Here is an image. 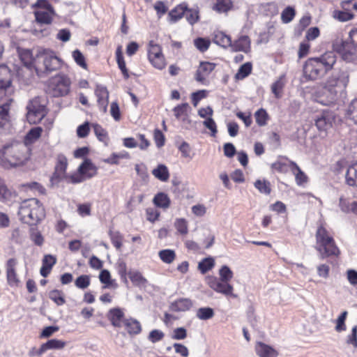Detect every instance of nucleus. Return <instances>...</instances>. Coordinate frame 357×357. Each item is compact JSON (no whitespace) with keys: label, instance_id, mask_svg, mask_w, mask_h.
<instances>
[{"label":"nucleus","instance_id":"50","mask_svg":"<svg viewBox=\"0 0 357 357\" xmlns=\"http://www.w3.org/2000/svg\"><path fill=\"white\" fill-rule=\"evenodd\" d=\"M290 162L287 160H277L271 165V168L279 173H287L290 169Z\"/></svg>","mask_w":357,"mask_h":357},{"label":"nucleus","instance_id":"30","mask_svg":"<svg viewBox=\"0 0 357 357\" xmlns=\"http://www.w3.org/2000/svg\"><path fill=\"white\" fill-rule=\"evenodd\" d=\"M213 41L224 48L231 47L232 43L231 37L221 31L214 32Z\"/></svg>","mask_w":357,"mask_h":357},{"label":"nucleus","instance_id":"31","mask_svg":"<svg viewBox=\"0 0 357 357\" xmlns=\"http://www.w3.org/2000/svg\"><path fill=\"white\" fill-rule=\"evenodd\" d=\"M116 60L118 65L119 68L121 71V73L124 77V79H127L130 77L129 72L128 68H126V61L124 60V57L122 52V47L119 45L116 50Z\"/></svg>","mask_w":357,"mask_h":357},{"label":"nucleus","instance_id":"41","mask_svg":"<svg viewBox=\"0 0 357 357\" xmlns=\"http://www.w3.org/2000/svg\"><path fill=\"white\" fill-rule=\"evenodd\" d=\"M26 109L40 111V112L47 114L46 107L42 103L39 97H36L31 100L26 106Z\"/></svg>","mask_w":357,"mask_h":357},{"label":"nucleus","instance_id":"20","mask_svg":"<svg viewBox=\"0 0 357 357\" xmlns=\"http://www.w3.org/2000/svg\"><path fill=\"white\" fill-rule=\"evenodd\" d=\"M211 9L218 14H227L234 8L231 0H212Z\"/></svg>","mask_w":357,"mask_h":357},{"label":"nucleus","instance_id":"53","mask_svg":"<svg viewBox=\"0 0 357 357\" xmlns=\"http://www.w3.org/2000/svg\"><path fill=\"white\" fill-rule=\"evenodd\" d=\"M160 259L166 264L172 263L176 259V253L174 250L165 249L160 250L158 253Z\"/></svg>","mask_w":357,"mask_h":357},{"label":"nucleus","instance_id":"38","mask_svg":"<svg viewBox=\"0 0 357 357\" xmlns=\"http://www.w3.org/2000/svg\"><path fill=\"white\" fill-rule=\"evenodd\" d=\"M252 70V65L250 62L245 63L241 65L238 70V72L234 75L236 80H242L251 74Z\"/></svg>","mask_w":357,"mask_h":357},{"label":"nucleus","instance_id":"63","mask_svg":"<svg viewBox=\"0 0 357 357\" xmlns=\"http://www.w3.org/2000/svg\"><path fill=\"white\" fill-rule=\"evenodd\" d=\"M65 179L68 183L73 184L79 183L86 180L84 176L80 173V172H79L78 168L76 172H74L70 175H67Z\"/></svg>","mask_w":357,"mask_h":357},{"label":"nucleus","instance_id":"48","mask_svg":"<svg viewBox=\"0 0 357 357\" xmlns=\"http://www.w3.org/2000/svg\"><path fill=\"white\" fill-rule=\"evenodd\" d=\"M215 266V261L212 257L203 259L198 264V269L202 273L205 274L211 270Z\"/></svg>","mask_w":357,"mask_h":357},{"label":"nucleus","instance_id":"44","mask_svg":"<svg viewBox=\"0 0 357 357\" xmlns=\"http://www.w3.org/2000/svg\"><path fill=\"white\" fill-rule=\"evenodd\" d=\"M340 207L341 210L344 213L352 212L357 215V201L349 203L347 199L340 198Z\"/></svg>","mask_w":357,"mask_h":357},{"label":"nucleus","instance_id":"5","mask_svg":"<svg viewBox=\"0 0 357 357\" xmlns=\"http://www.w3.org/2000/svg\"><path fill=\"white\" fill-rule=\"evenodd\" d=\"M316 246L317 251L319 253L321 259L328 257H338L340 250L336 244L333 236L326 228L324 224H320L316 231Z\"/></svg>","mask_w":357,"mask_h":357},{"label":"nucleus","instance_id":"28","mask_svg":"<svg viewBox=\"0 0 357 357\" xmlns=\"http://www.w3.org/2000/svg\"><path fill=\"white\" fill-rule=\"evenodd\" d=\"M123 326L128 333L130 335H136L142 332V325L135 319L129 318L124 319Z\"/></svg>","mask_w":357,"mask_h":357},{"label":"nucleus","instance_id":"4","mask_svg":"<svg viewBox=\"0 0 357 357\" xmlns=\"http://www.w3.org/2000/svg\"><path fill=\"white\" fill-rule=\"evenodd\" d=\"M17 215L22 222L36 225L45 217V209L39 199L29 198L20 202Z\"/></svg>","mask_w":357,"mask_h":357},{"label":"nucleus","instance_id":"42","mask_svg":"<svg viewBox=\"0 0 357 357\" xmlns=\"http://www.w3.org/2000/svg\"><path fill=\"white\" fill-rule=\"evenodd\" d=\"M46 115L47 114L40 111L27 109L26 119L30 124H36L40 123Z\"/></svg>","mask_w":357,"mask_h":357},{"label":"nucleus","instance_id":"56","mask_svg":"<svg viewBox=\"0 0 357 357\" xmlns=\"http://www.w3.org/2000/svg\"><path fill=\"white\" fill-rule=\"evenodd\" d=\"M174 227L177 231L181 235H186L188 233V221L185 218L176 219Z\"/></svg>","mask_w":357,"mask_h":357},{"label":"nucleus","instance_id":"13","mask_svg":"<svg viewBox=\"0 0 357 357\" xmlns=\"http://www.w3.org/2000/svg\"><path fill=\"white\" fill-rule=\"evenodd\" d=\"M206 282L210 288L215 291L222 294L227 296H231L236 297V295L233 294V286L230 284L229 282H225L215 276H208Z\"/></svg>","mask_w":357,"mask_h":357},{"label":"nucleus","instance_id":"7","mask_svg":"<svg viewBox=\"0 0 357 357\" xmlns=\"http://www.w3.org/2000/svg\"><path fill=\"white\" fill-rule=\"evenodd\" d=\"M147 59L152 66L162 70L167 66V61L162 46L153 40L149 41L146 47Z\"/></svg>","mask_w":357,"mask_h":357},{"label":"nucleus","instance_id":"52","mask_svg":"<svg viewBox=\"0 0 357 357\" xmlns=\"http://www.w3.org/2000/svg\"><path fill=\"white\" fill-rule=\"evenodd\" d=\"M128 276L132 284L135 286H144L147 282L146 279L138 271L130 272Z\"/></svg>","mask_w":357,"mask_h":357},{"label":"nucleus","instance_id":"19","mask_svg":"<svg viewBox=\"0 0 357 357\" xmlns=\"http://www.w3.org/2000/svg\"><path fill=\"white\" fill-rule=\"evenodd\" d=\"M78 169L86 180L95 176L98 173L97 167L89 158H85Z\"/></svg>","mask_w":357,"mask_h":357},{"label":"nucleus","instance_id":"22","mask_svg":"<svg viewBox=\"0 0 357 357\" xmlns=\"http://www.w3.org/2000/svg\"><path fill=\"white\" fill-rule=\"evenodd\" d=\"M12 101L11 97H3V99L0 100V128H2L8 121V112Z\"/></svg>","mask_w":357,"mask_h":357},{"label":"nucleus","instance_id":"10","mask_svg":"<svg viewBox=\"0 0 357 357\" xmlns=\"http://www.w3.org/2000/svg\"><path fill=\"white\" fill-rule=\"evenodd\" d=\"M38 57L43 59L44 70L46 73L58 70L61 68L63 64V61L52 50H43L39 52Z\"/></svg>","mask_w":357,"mask_h":357},{"label":"nucleus","instance_id":"32","mask_svg":"<svg viewBox=\"0 0 357 357\" xmlns=\"http://www.w3.org/2000/svg\"><path fill=\"white\" fill-rule=\"evenodd\" d=\"M290 170L294 174L297 185H302L307 182V176L294 162H290Z\"/></svg>","mask_w":357,"mask_h":357},{"label":"nucleus","instance_id":"47","mask_svg":"<svg viewBox=\"0 0 357 357\" xmlns=\"http://www.w3.org/2000/svg\"><path fill=\"white\" fill-rule=\"evenodd\" d=\"M95 135L98 137V139L103 142L105 145H107L109 138L108 136V133L105 129H104L99 124H94L93 126Z\"/></svg>","mask_w":357,"mask_h":357},{"label":"nucleus","instance_id":"18","mask_svg":"<svg viewBox=\"0 0 357 357\" xmlns=\"http://www.w3.org/2000/svg\"><path fill=\"white\" fill-rule=\"evenodd\" d=\"M255 349L259 357H278L279 355L276 349L262 342H257Z\"/></svg>","mask_w":357,"mask_h":357},{"label":"nucleus","instance_id":"24","mask_svg":"<svg viewBox=\"0 0 357 357\" xmlns=\"http://www.w3.org/2000/svg\"><path fill=\"white\" fill-rule=\"evenodd\" d=\"M193 302L191 299L181 298L176 299L170 305V309L174 312H185L191 309Z\"/></svg>","mask_w":357,"mask_h":357},{"label":"nucleus","instance_id":"26","mask_svg":"<svg viewBox=\"0 0 357 357\" xmlns=\"http://www.w3.org/2000/svg\"><path fill=\"white\" fill-rule=\"evenodd\" d=\"M56 263V259L54 256L51 255H45L43 259L42 266L40 270V275L44 278L47 277Z\"/></svg>","mask_w":357,"mask_h":357},{"label":"nucleus","instance_id":"3","mask_svg":"<svg viewBox=\"0 0 357 357\" xmlns=\"http://www.w3.org/2000/svg\"><path fill=\"white\" fill-rule=\"evenodd\" d=\"M349 82V75L347 71L340 70L333 73L324 83L319 97L320 98L326 97L325 104L333 102L336 100L338 94L346 89ZM321 101L324 102V100L322 99Z\"/></svg>","mask_w":357,"mask_h":357},{"label":"nucleus","instance_id":"61","mask_svg":"<svg viewBox=\"0 0 357 357\" xmlns=\"http://www.w3.org/2000/svg\"><path fill=\"white\" fill-rule=\"evenodd\" d=\"M91 284V279L88 275H82L77 278L75 281V286L82 289L87 288Z\"/></svg>","mask_w":357,"mask_h":357},{"label":"nucleus","instance_id":"59","mask_svg":"<svg viewBox=\"0 0 357 357\" xmlns=\"http://www.w3.org/2000/svg\"><path fill=\"white\" fill-rule=\"evenodd\" d=\"M197 317L201 320H207L214 316V311L211 307H200L197 311Z\"/></svg>","mask_w":357,"mask_h":357},{"label":"nucleus","instance_id":"57","mask_svg":"<svg viewBox=\"0 0 357 357\" xmlns=\"http://www.w3.org/2000/svg\"><path fill=\"white\" fill-rule=\"evenodd\" d=\"M295 15V9L291 6H288L282 10L281 13V20L283 23L287 24L293 20Z\"/></svg>","mask_w":357,"mask_h":357},{"label":"nucleus","instance_id":"40","mask_svg":"<svg viewBox=\"0 0 357 357\" xmlns=\"http://www.w3.org/2000/svg\"><path fill=\"white\" fill-rule=\"evenodd\" d=\"M109 236L112 245L116 250H121L123 245V236L119 231H114L112 229L109 230Z\"/></svg>","mask_w":357,"mask_h":357},{"label":"nucleus","instance_id":"2","mask_svg":"<svg viewBox=\"0 0 357 357\" xmlns=\"http://www.w3.org/2000/svg\"><path fill=\"white\" fill-rule=\"evenodd\" d=\"M31 154V149L26 144L4 146L0 149V165L7 169L23 166L30 160Z\"/></svg>","mask_w":357,"mask_h":357},{"label":"nucleus","instance_id":"27","mask_svg":"<svg viewBox=\"0 0 357 357\" xmlns=\"http://www.w3.org/2000/svg\"><path fill=\"white\" fill-rule=\"evenodd\" d=\"M17 195V192L9 189L4 181L0 178V202L3 203L11 202Z\"/></svg>","mask_w":357,"mask_h":357},{"label":"nucleus","instance_id":"11","mask_svg":"<svg viewBox=\"0 0 357 357\" xmlns=\"http://www.w3.org/2000/svg\"><path fill=\"white\" fill-rule=\"evenodd\" d=\"M12 73L10 69L4 66L0 65V100L3 97H11L13 90L11 89Z\"/></svg>","mask_w":357,"mask_h":357},{"label":"nucleus","instance_id":"62","mask_svg":"<svg viewBox=\"0 0 357 357\" xmlns=\"http://www.w3.org/2000/svg\"><path fill=\"white\" fill-rule=\"evenodd\" d=\"M73 57L78 66L82 67L83 69H87L88 66L86 62L85 57L79 50H75L73 52Z\"/></svg>","mask_w":357,"mask_h":357},{"label":"nucleus","instance_id":"23","mask_svg":"<svg viewBox=\"0 0 357 357\" xmlns=\"http://www.w3.org/2000/svg\"><path fill=\"white\" fill-rule=\"evenodd\" d=\"M250 39L248 36H241L231 43V48L234 52H248L250 49Z\"/></svg>","mask_w":357,"mask_h":357},{"label":"nucleus","instance_id":"37","mask_svg":"<svg viewBox=\"0 0 357 357\" xmlns=\"http://www.w3.org/2000/svg\"><path fill=\"white\" fill-rule=\"evenodd\" d=\"M19 56L21 61L27 68L31 69L33 66L34 58L31 50H21L19 52Z\"/></svg>","mask_w":357,"mask_h":357},{"label":"nucleus","instance_id":"60","mask_svg":"<svg viewBox=\"0 0 357 357\" xmlns=\"http://www.w3.org/2000/svg\"><path fill=\"white\" fill-rule=\"evenodd\" d=\"M194 45L201 52H204L209 48L211 41L208 38H197L194 40Z\"/></svg>","mask_w":357,"mask_h":357},{"label":"nucleus","instance_id":"6","mask_svg":"<svg viewBox=\"0 0 357 357\" xmlns=\"http://www.w3.org/2000/svg\"><path fill=\"white\" fill-rule=\"evenodd\" d=\"M71 81L64 73H58L47 81V91L54 97L66 96L70 89Z\"/></svg>","mask_w":357,"mask_h":357},{"label":"nucleus","instance_id":"36","mask_svg":"<svg viewBox=\"0 0 357 357\" xmlns=\"http://www.w3.org/2000/svg\"><path fill=\"white\" fill-rule=\"evenodd\" d=\"M153 202L157 207L165 209L169 207L171 200L166 193L158 192L155 195Z\"/></svg>","mask_w":357,"mask_h":357},{"label":"nucleus","instance_id":"35","mask_svg":"<svg viewBox=\"0 0 357 357\" xmlns=\"http://www.w3.org/2000/svg\"><path fill=\"white\" fill-rule=\"evenodd\" d=\"M152 174L158 180L166 182L169 178L168 168L165 165L160 164L152 170Z\"/></svg>","mask_w":357,"mask_h":357},{"label":"nucleus","instance_id":"45","mask_svg":"<svg viewBox=\"0 0 357 357\" xmlns=\"http://www.w3.org/2000/svg\"><path fill=\"white\" fill-rule=\"evenodd\" d=\"M43 345L46 352L50 349H62L66 347V342L58 339H51L43 343Z\"/></svg>","mask_w":357,"mask_h":357},{"label":"nucleus","instance_id":"12","mask_svg":"<svg viewBox=\"0 0 357 357\" xmlns=\"http://www.w3.org/2000/svg\"><path fill=\"white\" fill-rule=\"evenodd\" d=\"M68 162L67 158L63 154H59L56 157V162L54 172L50 177L52 184L58 183L67 176L66 170Z\"/></svg>","mask_w":357,"mask_h":357},{"label":"nucleus","instance_id":"64","mask_svg":"<svg viewBox=\"0 0 357 357\" xmlns=\"http://www.w3.org/2000/svg\"><path fill=\"white\" fill-rule=\"evenodd\" d=\"M346 342L351 344L355 349H357V326L352 328L351 334L347 337Z\"/></svg>","mask_w":357,"mask_h":357},{"label":"nucleus","instance_id":"54","mask_svg":"<svg viewBox=\"0 0 357 357\" xmlns=\"http://www.w3.org/2000/svg\"><path fill=\"white\" fill-rule=\"evenodd\" d=\"M49 298L57 305H62L66 303L63 292L61 290L54 289L50 291Z\"/></svg>","mask_w":357,"mask_h":357},{"label":"nucleus","instance_id":"58","mask_svg":"<svg viewBox=\"0 0 357 357\" xmlns=\"http://www.w3.org/2000/svg\"><path fill=\"white\" fill-rule=\"evenodd\" d=\"M99 279L101 283L105 284V287H116V284H114V281L111 278L110 273L106 269L100 271Z\"/></svg>","mask_w":357,"mask_h":357},{"label":"nucleus","instance_id":"15","mask_svg":"<svg viewBox=\"0 0 357 357\" xmlns=\"http://www.w3.org/2000/svg\"><path fill=\"white\" fill-rule=\"evenodd\" d=\"M334 121L333 113L328 110H324L316 119L315 126L319 131H327L332 128Z\"/></svg>","mask_w":357,"mask_h":357},{"label":"nucleus","instance_id":"43","mask_svg":"<svg viewBox=\"0 0 357 357\" xmlns=\"http://www.w3.org/2000/svg\"><path fill=\"white\" fill-rule=\"evenodd\" d=\"M130 155L128 152L123 151L119 153H113L110 156L104 160V162L109 165H119V159H129Z\"/></svg>","mask_w":357,"mask_h":357},{"label":"nucleus","instance_id":"33","mask_svg":"<svg viewBox=\"0 0 357 357\" xmlns=\"http://www.w3.org/2000/svg\"><path fill=\"white\" fill-rule=\"evenodd\" d=\"M346 183L357 189V163L349 167L345 175Z\"/></svg>","mask_w":357,"mask_h":357},{"label":"nucleus","instance_id":"55","mask_svg":"<svg viewBox=\"0 0 357 357\" xmlns=\"http://www.w3.org/2000/svg\"><path fill=\"white\" fill-rule=\"evenodd\" d=\"M284 86V82L282 77H280L271 85V91L276 98H280L282 96V90Z\"/></svg>","mask_w":357,"mask_h":357},{"label":"nucleus","instance_id":"34","mask_svg":"<svg viewBox=\"0 0 357 357\" xmlns=\"http://www.w3.org/2000/svg\"><path fill=\"white\" fill-rule=\"evenodd\" d=\"M42 132L43 128L41 127L32 128L26 135L23 144L29 146L33 144L40 137Z\"/></svg>","mask_w":357,"mask_h":357},{"label":"nucleus","instance_id":"39","mask_svg":"<svg viewBox=\"0 0 357 357\" xmlns=\"http://www.w3.org/2000/svg\"><path fill=\"white\" fill-rule=\"evenodd\" d=\"M185 19L190 25H194L200 20L199 9L198 7L190 8L185 13Z\"/></svg>","mask_w":357,"mask_h":357},{"label":"nucleus","instance_id":"9","mask_svg":"<svg viewBox=\"0 0 357 357\" xmlns=\"http://www.w3.org/2000/svg\"><path fill=\"white\" fill-rule=\"evenodd\" d=\"M332 47L333 51L341 54L342 59L350 61L353 60L357 52V47L351 42L344 40L342 38H337L333 41Z\"/></svg>","mask_w":357,"mask_h":357},{"label":"nucleus","instance_id":"16","mask_svg":"<svg viewBox=\"0 0 357 357\" xmlns=\"http://www.w3.org/2000/svg\"><path fill=\"white\" fill-rule=\"evenodd\" d=\"M217 64L209 61H201L195 73V79L204 84L206 78L215 70Z\"/></svg>","mask_w":357,"mask_h":357},{"label":"nucleus","instance_id":"46","mask_svg":"<svg viewBox=\"0 0 357 357\" xmlns=\"http://www.w3.org/2000/svg\"><path fill=\"white\" fill-rule=\"evenodd\" d=\"M346 117L357 124V99L353 100L346 111Z\"/></svg>","mask_w":357,"mask_h":357},{"label":"nucleus","instance_id":"17","mask_svg":"<svg viewBox=\"0 0 357 357\" xmlns=\"http://www.w3.org/2000/svg\"><path fill=\"white\" fill-rule=\"evenodd\" d=\"M95 94L97 97V102L100 109L106 113L109 102V91L105 86H97L95 90Z\"/></svg>","mask_w":357,"mask_h":357},{"label":"nucleus","instance_id":"8","mask_svg":"<svg viewBox=\"0 0 357 357\" xmlns=\"http://www.w3.org/2000/svg\"><path fill=\"white\" fill-rule=\"evenodd\" d=\"M342 10H335L333 17L340 22H348L357 15V0H343L340 3Z\"/></svg>","mask_w":357,"mask_h":357},{"label":"nucleus","instance_id":"29","mask_svg":"<svg viewBox=\"0 0 357 357\" xmlns=\"http://www.w3.org/2000/svg\"><path fill=\"white\" fill-rule=\"evenodd\" d=\"M35 18L37 22L43 24H50L54 15H56L54 9L53 12L50 10H36L34 11Z\"/></svg>","mask_w":357,"mask_h":357},{"label":"nucleus","instance_id":"51","mask_svg":"<svg viewBox=\"0 0 357 357\" xmlns=\"http://www.w3.org/2000/svg\"><path fill=\"white\" fill-rule=\"evenodd\" d=\"M254 185L262 194L268 195L271 192V183L268 181L258 179Z\"/></svg>","mask_w":357,"mask_h":357},{"label":"nucleus","instance_id":"14","mask_svg":"<svg viewBox=\"0 0 357 357\" xmlns=\"http://www.w3.org/2000/svg\"><path fill=\"white\" fill-rule=\"evenodd\" d=\"M18 261L16 258L8 259L5 264L6 280L10 287H17L20 282L17 273Z\"/></svg>","mask_w":357,"mask_h":357},{"label":"nucleus","instance_id":"25","mask_svg":"<svg viewBox=\"0 0 357 357\" xmlns=\"http://www.w3.org/2000/svg\"><path fill=\"white\" fill-rule=\"evenodd\" d=\"M108 319L112 326L121 327L124 321V312L119 307H114L109 310L108 312Z\"/></svg>","mask_w":357,"mask_h":357},{"label":"nucleus","instance_id":"21","mask_svg":"<svg viewBox=\"0 0 357 357\" xmlns=\"http://www.w3.org/2000/svg\"><path fill=\"white\" fill-rule=\"evenodd\" d=\"M186 10H188V3L186 2H182L176 5L168 13L169 22L173 23L178 22L183 17Z\"/></svg>","mask_w":357,"mask_h":357},{"label":"nucleus","instance_id":"49","mask_svg":"<svg viewBox=\"0 0 357 357\" xmlns=\"http://www.w3.org/2000/svg\"><path fill=\"white\" fill-rule=\"evenodd\" d=\"M255 118L259 126H264L269 120V116L266 109L261 108L255 112Z\"/></svg>","mask_w":357,"mask_h":357},{"label":"nucleus","instance_id":"1","mask_svg":"<svg viewBox=\"0 0 357 357\" xmlns=\"http://www.w3.org/2000/svg\"><path fill=\"white\" fill-rule=\"evenodd\" d=\"M336 61L334 52H326L319 56L309 58L303 65V77L307 80H317L331 71Z\"/></svg>","mask_w":357,"mask_h":357}]
</instances>
